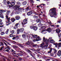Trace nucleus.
Returning <instances> with one entry per match:
<instances>
[{"instance_id":"obj_1","label":"nucleus","mask_w":61,"mask_h":61,"mask_svg":"<svg viewBox=\"0 0 61 61\" xmlns=\"http://www.w3.org/2000/svg\"><path fill=\"white\" fill-rule=\"evenodd\" d=\"M51 12L50 14L51 15V17H54V16H55L56 15V9L55 8H53L51 9Z\"/></svg>"},{"instance_id":"obj_2","label":"nucleus","mask_w":61,"mask_h":61,"mask_svg":"<svg viewBox=\"0 0 61 61\" xmlns=\"http://www.w3.org/2000/svg\"><path fill=\"white\" fill-rule=\"evenodd\" d=\"M32 37H33V38H36L37 37V38L36 39V41H39V40H41V38H40L39 36H37V35H35V36H34L33 35H32Z\"/></svg>"},{"instance_id":"obj_3","label":"nucleus","mask_w":61,"mask_h":61,"mask_svg":"<svg viewBox=\"0 0 61 61\" xmlns=\"http://www.w3.org/2000/svg\"><path fill=\"white\" fill-rule=\"evenodd\" d=\"M28 20L26 19H25L23 21V22H22V24L23 25H25L27 23V21Z\"/></svg>"},{"instance_id":"obj_4","label":"nucleus","mask_w":61,"mask_h":61,"mask_svg":"<svg viewBox=\"0 0 61 61\" xmlns=\"http://www.w3.org/2000/svg\"><path fill=\"white\" fill-rule=\"evenodd\" d=\"M43 41L44 42H46V44H48V42L49 41V40H47L45 38V37H44L43 38Z\"/></svg>"},{"instance_id":"obj_5","label":"nucleus","mask_w":61,"mask_h":61,"mask_svg":"<svg viewBox=\"0 0 61 61\" xmlns=\"http://www.w3.org/2000/svg\"><path fill=\"white\" fill-rule=\"evenodd\" d=\"M1 45L2 46H3L1 47L0 48V51H1L3 49V48H4V44L3 43L1 42Z\"/></svg>"},{"instance_id":"obj_6","label":"nucleus","mask_w":61,"mask_h":61,"mask_svg":"<svg viewBox=\"0 0 61 61\" xmlns=\"http://www.w3.org/2000/svg\"><path fill=\"white\" fill-rule=\"evenodd\" d=\"M19 52H20V53H22V54H20V53H19L18 54H17V55L18 56H22L24 54V53H23V52L22 51H19Z\"/></svg>"},{"instance_id":"obj_7","label":"nucleus","mask_w":61,"mask_h":61,"mask_svg":"<svg viewBox=\"0 0 61 61\" xmlns=\"http://www.w3.org/2000/svg\"><path fill=\"white\" fill-rule=\"evenodd\" d=\"M6 11V10H0V13H1V14H2V13H4V12H5Z\"/></svg>"},{"instance_id":"obj_8","label":"nucleus","mask_w":61,"mask_h":61,"mask_svg":"<svg viewBox=\"0 0 61 61\" xmlns=\"http://www.w3.org/2000/svg\"><path fill=\"white\" fill-rule=\"evenodd\" d=\"M57 55L58 56H59L61 55V51L60 50L57 53Z\"/></svg>"},{"instance_id":"obj_9","label":"nucleus","mask_w":61,"mask_h":61,"mask_svg":"<svg viewBox=\"0 0 61 61\" xmlns=\"http://www.w3.org/2000/svg\"><path fill=\"white\" fill-rule=\"evenodd\" d=\"M56 32L58 33V34H59L60 33V29L58 28L56 30Z\"/></svg>"},{"instance_id":"obj_10","label":"nucleus","mask_w":61,"mask_h":61,"mask_svg":"<svg viewBox=\"0 0 61 61\" xmlns=\"http://www.w3.org/2000/svg\"><path fill=\"white\" fill-rule=\"evenodd\" d=\"M32 14V11H30L27 13V15H31Z\"/></svg>"},{"instance_id":"obj_11","label":"nucleus","mask_w":61,"mask_h":61,"mask_svg":"<svg viewBox=\"0 0 61 61\" xmlns=\"http://www.w3.org/2000/svg\"><path fill=\"white\" fill-rule=\"evenodd\" d=\"M6 25H10V24H11V22H10V21H6Z\"/></svg>"},{"instance_id":"obj_12","label":"nucleus","mask_w":61,"mask_h":61,"mask_svg":"<svg viewBox=\"0 0 61 61\" xmlns=\"http://www.w3.org/2000/svg\"><path fill=\"white\" fill-rule=\"evenodd\" d=\"M18 10L21 13H22V10H23V9L20 8H19L18 9Z\"/></svg>"},{"instance_id":"obj_13","label":"nucleus","mask_w":61,"mask_h":61,"mask_svg":"<svg viewBox=\"0 0 61 61\" xmlns=\"http://www.w3.org/2000/svg\"><path fill=\"white\" fill-rule=\"evenodd\" d=\"M20 17L19 16H17L15 17L16 19L17 20H19L20 19Z\"/></svg>"},{"instance_id":"obj_14","label":"nucleus","mask_w":61,"mask_h":61,"mask_svg":"<svg viewBox=\"0 0 61 61\" xmlns=\"http://www.w3.org/2000/svg\"><path fill=\"white\" fill-rule=\"evenodd\" d=\"M44 46H45V45H44V43H43L41 44L40 46L42 48H44Z\"/></svg>"},{"instance_id":"obj_15","label":"nucleus","mask_w":61,"mask_h":61,"mask_svg":"<svg viewBox=\"0 0 61 61\" xmlns=\"http://www.w3.org/2000/svg\"><path fill=\"white\" fill-rule=\"evenodd\" d=\"M47 31L49 32V33H50V32H51V28H48L47 30Z\"/></svg>"},{"instance_id":"obj_16","label":"nucleus","mask_w":61,"mask_h":61,"mask_svg":"<svg viewBox=\"0 0 61 61\" xmlns=\"http://www.w3.org/2000/svg\"><path fill=\"white\" fill-rule=\"evenodd\" d=\"M33 29L35 31H36L37 29V27L36 26H34L33 27Z\"/></svg>"},{"instance_id":"obj_17","label":"nucleus","mask_w":61,"mask_h":61,"mask_svg":"<svg viewBox=\"0 0 61 61\" xmlns=\"http://www.w3.org/2000/svg\"><path fill=\"white\" fill-rule=\"evenodd\" d=\"M10 4L12 5V6H13L14 5H15V4L14 2H11L10 3Z\"/></svg>"},{"instance_id":"obj_18","label":"nucleus","mask_w":61,"mask_h":61,"mask_svg":"<svg viewBox=\"0 0 61 61\" xmlns=\"http://www.w3.org/2000/svg\"><path fill=\"white\" fill-rule=\"evenodd\" d=\"M31 44L32 45L33 47H37V45L36 44H34L32 43H31Z\"/></svg>"},{"instance_id":"obj_19","label":"nucleus","mask_w":61,"mask_h":61,"mask_svg":"<svg viewBox=\"0 0 61 61\" xmlns=\"http://www.w3.org/2000/svg\"><path fill=\"white\" fill-rule=\"evenodd\" d=\"M11 21L12 22H15V19L13 18H12L11 19Z\"/></svg>"},{"instance_id":"obj_20","label":"nucleus","mask_w":61,"mask_h":61,"mask_svg":"<svg viewBox=\"0 0 61 61\" xmlns=\"http://www.w3.org/2000/svg\"><path fill=\"white\" fill-rule=\"evenodd\" d=\"M3 43H4V44H5V45L7 47V48H8L10 46H7V44L5 42H4V41L3 42Z\"/></svg>"},{"instance_id":"obj_21","label":"nucleus","mask_w":61,"mask_h":61,"mask_svg":"<svg viewBox=\"0 0 61 61\" xmlns=\"http://www.w3.org/2000/svg\"><path fill=\"white\" fill-rule=\"evenodd\" d=\"M50 43H55V41L53 40H51L50 41Z\"/></svg>"},{"instance_id":"obj_22","label":"nucleus","mask_w":61,"mask_h":61,"mask_svg":"<svg viewBox=\"0 0 61 61\" xmlns=\"http://www.w3.org/2000/svg\"><path fill=\"white\" fill-rule=\"evenodd\" d=\"M17 45L18 46H20V47H22V48L23 47V46L22 45V44H17Z\"/></svg>"},{"instance_id":"obj_23","label":"nucleus","mask_w":61,"mask_h":61,"mask_svg":"<svg viewBox=\"0 0 61 61\" xmlns=\"http://www.w3.org/2000/svg\"><path fill=\"white\" fill-rule=\"evenodd\" d=\"M31 43H31V44H30V43L29 42H28L26 43V44L27 45H30V46H31V45H32V44H31Z\"/></svg>"},{"instance_id":"obj_24","label":"nucleus","mask_w":61,"mask_h":61,"mask_svg":"<svg viewBox=\"0 0 61 61\" xmlns=\"http://www.w3.org/2000/svg\"><path fill=\"white\" fill-rule=\"evenodd\" d=\"M11 13V11L9 10H8V11H7L6 12V14L7 15H9L10 13Z\"/></svg>"},{"instance_id":"obj_25","label":"nucleus","mask_w":61,"mask_h":61,"mask_svg":"<svg viewBox=\"0 0 61 61\" xmlns=\"http://www.w3.org/2000/svg\"><path fill=\"white\" fill-rule=\"evenodd\" d=\"M24 29L23 28H21L20 29V32H23L24 31Z\"/></svg>"},{"instance_id":"obj_26","label":"nucleus","mask_w":61,"mask_h":61,"mask_svg":"<svg viewBox=\"0 0 61 61\" xmlns=\"http://www.w3.org/2000/svg\"><path fill=\"white\" fill-rule=\"evenodd\" d=\"M42 25L43 24L42 23H40L38 24V26L39 27H41V26H42Z\"/></svg>"},{"instance_id":"obj_27","label":"nucleus","mask_w":61,"mask_h":61,"mask_svg":"<svg viewBox=\"0 0 61 61\" xmlns=\"http://www.w3.org/2000/svg\"><path fill=\"white\" fill-rule=\"evenodd\" d=\"M50 51L48 52V53H51V52H52V48H50Z\"/></svg>"},{"instance_id":"obj_28","label":"nucleus","mask_w":61,"mask_h":61,"mask_svg":"<svg viewBox=\"0 0 61 61\" xmlns=\"http://www.w3.org/2000/svg\"><path fill=\"white\" fill-rule=\"evenodd\" d=\"M0 17L1 18H4V16H3V14H0Z\"/></svg>"},{"instance_id":"obj_29","label":"nucleus","mask_w":61,"mask_h":61,"mask_svg":"<svg viewBox=\"0 0 61 61\" xmlns=\"http://www.w3.org/2000/svg\"><path fill=\"white\" fill-rule=\"evenodd\" d=\"M30 3L33 4L34 3V1L33 0H29Z\"/></svg>"},{"instance_id":"obj_30","label":"nucleus","mask_w":61,"mask_h":61,"mask_svg":"<svg viewBox=\"0 0 61 61\" xmlns=\"http://www.w3.org/2000/svg\"><path fill=\"white\" fill-rule=\"evenodd\" d=\"M15 7V8H19V7H20V6H18V5H16L14 6Z\"/></svg>"},{"instance_id":"obj_31","label":"nucleus","mask_w":61,"mask_h":61,"mask_svg":"<svg viewBox=\"0 0 61 61\" xmlns=\"http://www.w3.org/2000/svg\"><path fill=\"white\" fill-rule=\"evenodd\" d=\"M33 17L34 18H35V19H37V18H38V16H36V15L34 16H33Z\"/></svg>"},{"instance_id":"obj_32","label":"nucleus","mask_w":61,"mask_h":61,"mask_svg":"<svg viewBox=\"0 0 61 61\" xmlns=\"http://www.w3.org/2000/svg\"><path fill=\"white\" fill-rule=\"evenodd\" d=\"M15 31L14 30H12L11 31V33L13 34H14L15 33Z\"/></svg>"},{"instance_id":"obj_33","label":"nucleus","mask_w":61,"mask_h":61,"mask_svg":"<svg viewBox=\"0 0 61 61\" xmlns=\"http://www.w3.org/2000/svg\"><path fill=\"white\" fill-rule=\"evenodd\" d=\"M48 46V45H46L45 46H44V48H45L46 49L47 48V47Z\"/></svg>"},{"instance_id":"obj_34","label":"nucleus","mask_w":61,"mask_h":61,"mask_svg":"<svg viewBox=\"0 0 61 61\" xmlns=\"http://www.w3.org/2000/svg\"><path fill=\"white\" fill-rule=\"evenodd\" d=\"M22 36L23 37V38H25L26 37V35H25L23 34L22 35Z\"/></svg>"},{"instance_id":"obj_35","label":"nucleus","mask_w":61,"mask_h":61,"mask_svg":"<svg viewBox=\"0 0 61 61\" xmlns=\"http://www.w3.org/2000/svg\"><path fill=\"white\" fill-rule=\"evenodd\" d=\"M17 34H19V31H20V30L19 29H18L17 30Z\"/></svg>"},{"instance_id":"obj_36","label":"nucleus","mask_w":61,"mask_h":61,"mask_svg":"<svg viewBox=\"0 0 61 61\" xmlns=\"http://www.w3.org/2000/svg\"><path fill=\"white\" fill-rule=\"evenodd\" d=\"M5 34V32H1V36H3V35H4Z\"/></svg>"},{"instance_id":"obj_37","label":"nucleus","mask_w":61,"mask_h":61,"mask_svg":"<svg viewBox=\"0 0 61 61\" xmlns=\"http://www.w3.org/2000/svg\"><path fill=\"white\" fill-rule=\"evenodd\" d=\"M9 31V29H7L6 31L5 32V33L6 34H7L8 33V32Z\"/></svg>"},{"instance_id":"obj_38","label":"nucleus","mask_w":61,"mask_h":61,"mask_svg":"<svg viewBox=\"0 0 61 61\" xmlns=\"http://www.w3.org/2000/svg\"><path fill=\"white\" fill-rule=\"evenodd\" d=\"M41 28L42 29H45L46 28V26H42L41 27Z\"/></svg>"},{"instance_id":"obj_39","label":"nucleus","mask_w":61,"mask_h":61,"mask_svg":"<svg viewBox=\"0 0 61 61\" xmlns=\"http://www.w3.org/2000/svg\"><path fill=\"white\" fill-rule=\"evenodd\" d=\"M40 20L39 19H37L36 20V22L37 23H38V22H40Z\"/></svg>"},{"instance_id":"obj_40","label":"nucleus","mask_w":61,"mask_h":61,"mask_svg":"<svg viewBox=\"0 0 61 61\" xmlns=\"http://www.w3.org/2000/svg\"><path fill=\"white\" fill-rule=\"evenodd\" d=\"M17 4L18 5H21V3H20V2H18L17 3Z\"/></svg>"},{"instance_id":"obj_41","label":"nucleus","mask_w":61,"mask_h":61,"mask_svg":"<svg viewBox=\"0 0 61 61\" xmlns=\"http://www.w3.org/2000/svg\"><path fill=\"white\" fill-rule=\"evenodd\" d=\"M23 4L24 5H25L26 4V1H24V2H23Z\"/></svg>"},{"instance_id":"obj_42","label":"nucleus","mask_w":61,"mask_h":61,"mask_svg":"<svg viewBox=\"0 0 61 61\" xmlns=\"http://www.w3.org/2000/svg\"><path fill=\"white\" fill-rule=\"evenodd\" d=\"M11 52H14L15 53L16 52L15 51H14V50L12 49H11V50H10Z\"/></svg>"},{"instance_id":"obj_43","label":"nucleus","mask_w":61,"mask_h":61,"mask_svg":"<svg viewBox=\"0 0 61 61\" xmlns=\"http://www.w3.org/2000/svg\"><path fill=\"white\" fill-rule=\"evenodd\" d=\"M13 47H14V48H17V46L15 45H13Z\"/></svg>"},{"instance_id":"obj_44","label":"nucleus","mask_w":61,"mask_h":61,"mask_svg":"<svg viewBox=\"0 0 61 61\" xmlns=\"http://www.w3.org/2000/svg\"><path fill=\"white\" fill-rule=\"evenodd\" d=\"M15 14H18L19 13V11H16L15 12Z\"/></svg>"},{"instance_id":"obj_45","label":"nucleus","mask_w":61,"mask_h":61,"mask_svg":"<svg viewBox=\"0 0 61 61\" xmlns=\"http://www.w3.org/2000/svg\"><path fill=\"white\" fill-rule=\"evenodd\" d=\"M14 36V35L12 34H10V37H13Z\"/></svg>"},{"instance_id":"obj_46","label":"nucleus","mask_w":61,"mask_h":61,"mask_svg":"<svg viewBox=\"0 0 61 61\" xmlns=\"http://www.w3.org/2000/svg\"><path fill=\"white\" fill-rule=\"evenodd\" d=\"M12 43L14 44H16V42L14 41H13Z\"/></svg>"},{"instance_id":"obj_47","label":"nucleus","mask_w":61,"mask_h":61,"mask_svg":"<svg viewBox=\"0 0 61 61\" xmlns=\"http://www.w3.org/2000/svg\"><path fill=\"white\" fill-rule=\"evenodd\" d=\"M34 26H30V28H31V29H33V28H34Z\"/></svg>"},{"instance_id":"obj_48","label":"nucleus","mask_w":61,"mask_h":61,"mask_svg":"<svg viewBox=\"0 0 61 61\" xmlns=\"http://www.w3.org/2000/svg\"><path fill=\"white\" fill-rule=\"evenodd\" d=\"M27 51L28 53H32V52L29 50H28Z\"/></svg>"},{"instance_id":"obj_49","label":"nucleus","mask_w":61,"mask_h":61,"mask_svg":"<svg viewBox=\"0 0 61 61\" xmlns=\"http://www.w3.org/2000/svg\"><path fill=\"white\" fill-rule=\"evenodd\" d=\"M10 17L8 18H7V19L8 20V21H10Z\"/></svg>"},{"instance_id":"obj_50","label":"nucleus","mask_w":61,"mask_h":61,"mask_svg":"<svg viewBox=\"0 0 61 61\" xmlns=\"http://www.w3.org/2000/svg\"><path fill=\"white\" fill-rule=\"evenodd\" d=\"M3 1L4 3V4H6V0H4Z\"/></svg>"},{"instance_id":"obj_51","label":"nucleus","mask_w":61,"mask_h":61,"mask_svg":"<svg viewBox=\"0 0 61 61\" xmlns=\"http://www.w3.org/2000/svg\"><path fill=\"white\" fill-rule=\"evenodd\" d=\"M40 6H41L42 5H44V6H45L46 5L45 4H44L43 3H42V4H41L40 5Z\"/></svg>"},{"instance_id":"obj_52","label":"nucleus","mask_w":61,"mask_h":61,"mask_svg":"<svg viewBox=\"0 0 61 61\" xmlns=\"http://www.w3.org/2000/svg\"><path fill=\"white\" fill-rule=\"evenodd\" d=\"M4 24V23H3V22H1L0 23V25H3Z\"/></svg>"},{"instance_id":"obj_53","label":"nucleus","mask_w":61,"mask_h":61,"mask_svg":"<svg viewBox=\"0 0 61 61\" xmlns=\"http://www.w3.org/2000/svg\"><path fill=\"white\" fill-rule=\"evenodd\" d=\"M18 25H19V23H16V24H15V25L17 27Z\"/></svg>"},{"instance_id":"obj_54","label":"nucleus","mask_w":61,"mask_h":61,"mask_svg":"<svg viewBox=\"0 0 61 61\" xmlns=\"http://www.w3.org/2000/svg\"><path fill=\"white\" fill-rule=\"evenodd\" d=\"M52 39V37H50L49 38V39L48 40H51V39Z\"/></svg>"},{"instance_id":"obj_55","label":"nucleus","mask_w":61,"mask_h":61,"mask_svg":"<svg viewBox=\"0 0 61 61\" xmlns=\"http://www.w3.org/2000/svg\"><path fill=\"white\" fill-rule=\"evenodd\" d=\"M9 51V49H7L6 50H5V51L8 52Z\"/></svg>"},{"instance_id":"obj_56","label":"nucleus","mask_w":61,"mask_h":61,"mask_svg":"<svg viewBox=\"0 0 61 61\" xmlns=\"http://www.w3.org/2000/svg\"><path fill=\"white\" fill-rule=\"evenodd\" d=\"M17 28V26H16L15 25L14 27V28H15V29H16V28Z\"/></svg>"},{"instance_id":"obj_57","label":"nucleus","mask_w":61,"mask_h":61,"mask_svg":"<svg viewBox=\"0 0 61 61\" xmlns=\"http://www.w3.org/2000/svg\"><path fill=\"white\" fill-rule=\"evenodd\" d=\"M60 20H59L58 21H57V23H60Z\"/></svg>"},{"instance_id":"obj_58","label":"nucleus","mask_w":61,"mask_h":61,"mask_svg":"<svg viewBox=\"0 0 61 61\" xmlns=\"http://www.w3.org/2000/svg\"><path fill=\"white\" fill-rule=\"evenodd\" d=\"M53 50L54 52H57V51L56 50V49H54Z\"/></svg>"},{"instance_id":"obj_59","label":"nucleus","mask_w":61,"mask_h":61,"mask_svg":"<svg viewBox=\"0 0 61 61\" xmlns=\"http://www.w3.org/2000/svg\"><path fill=\"white\" fill-rule=\"evenodd\" d=\"M15 38H16V37H14L12 39H13V40H14V39H15Z\"/></svg>"},{"instance_id":"obj_60","label":"nucleus","mask_w":61,"mask_h":61,"mask_svg":"<svg viewBox=\"0 0 61 61\" xmlns=\"http://www.w3.org/2000/svg\"><path fill=\"white\" fill-rule=\"evenodd\" d=\"M51 56H54V54L53 53H51Z\"/></svg>"},{"instance_id":"obj_61","label":"nucleus","mask_w":61,"mask_h":61,"mask_svg":"<svg viewBox=\"0 0 61 61\" xmlns=\"http://www.w3.org/2000/svg\"><path fill=\"white\" fill-rule=\"evenodd\" d=\"M56 26L57 27H59V25H56Z\"/></svg>"},{"instance_id":"obj_62","label":"nucleus","mask_w":61,"mask_h":61,"mask_svg":"<svg viewBox=\"0 0 61 61\" xmlns=\"http://www.w3.org/2000/svg\"><path fill=\"white\" fill-rule=\"evenodd\" d=\"M12 2L13 3H15V0H12Z\"/></svg>"},{"instance_id":"obj_63","label":"nucleus","mask_w":61,"mask_h":61,"mask_svg":"<svg viewBox=\"0 0 61 61\" xmlns=\"http://www.w3.org/2000/svg\"><path fill=\"white\" fill-rule=\"evenodd\" d=\"M7 3L8 5H9L10 4V2L9 1H8Z\"/></svg>"},{"instance_id":"obj_64","label":"nucleus","mask_w":61,"mask_h":61,"mask_svg":"<svg viewBox=\"0 0 61 61\" xmlns=\"http://www.w3.org/2000/svg\"><path fill=\"white\" fill-rule=\"evenodd\" d=\"M6 17L7 19L8 18V16L7 15L6 16Z\"/></svg>"}]
</instances>
